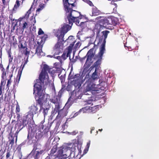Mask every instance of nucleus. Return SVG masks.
I'll list each match as a JSON object with an SVG mask.
<instances>
[{
    "mask_svg": "<svg viewBox=\"0 0 159 159\" xmlns=\"http://www.w3.org/2000/svg\"><path fill=\"white\" fill-rule=\"evenodd\" d=\"M52 73V69L49 68L47 65H43L42 70L39 75V79L36 80V82L34 85V94L37 97H38V100L39 104H44L46 106L47 105L50 100V96L48 94L42 93V89L44 83L47 84L49 83V77L47 72Z\"/></svg>",
    "mask_w": 159,
    "mask_h": 159,
    "instance_id": "1",
    "label": "nucleus"
},
{
    "mask_svg": "<svg viewBox=\"0 0 159 159\" xmlns=\"http://www.w3.org/2000/svg\"><path fill=\"white\" fill-rule=\"evenodd\" d=\"M82 142L81 136H78L77 140H74L71 143H67L60 147L57 151L56 157L59 159L72 158L74 156L73 152H75L78 149V144H81Z\"/></svg>",
    "mask_w": 159,
    "mask_h": 159,
    "instance_id": "2",
    "label": "nucleus"
},
{
    "mask_svg": "<svg viewBox=\"0 0 159 159\" xmlns=\"http://www.w3.org/2000/svg\"><path fill=\"white\" fill-rule=\"evenodd\" d=\"M109 31L108 30H105L102 31V36L99 39L98 44L101 43L102 41L101 47L100 49V51L98 53V55H95L94 57L93 58L94 60H97L94 63L93 66L90 67V72L94 69L98 70V66L101 64V60L102 59V57L105 51V44L106 43V39L107 37L108 34L109 33Z\"/></svg>",
    "mask_w": 159,
    "mask_h": 159,
    "instance_id": "3",
    "label": "nucleus"
},
{
    "mask_svg": "<svg viewBox=\"0 0 159 159\" xmlns=\"http://www.w3.org/2000/svg\"><path fill=\"white\" fill-rule=\"evenodd\" d=\"M86 59V62L83 66V70L82 75H86L84 80L86 82L84 84V93L85 95H89V50L86 55L81 59V61H82Z\"/></svg>",
    "mask_w": 159,
    "mask_h": 159,
    "instance_id": "4",
    "label": "nucleus"
},
{
    "mask_svg": "<svg viewBox=\"0 0 159 159\" xmlns=\"http://www.w3.org/2000/svg\"><path fill=\"white\" fill-rule=\"evenodd\" d=\"M72 8H69L65 10L69 24L72 25L73 22H75L77 25L84 27L83 25L87 21H81L80 24L79 20L81 19V17L79 16L80 15V13L77 11L72 10Z\"/></svg>",
    "mask_w": 159,
    "mask_h": 159,
    "instance_id": "5",
    "label": "nucleus"
},
{
    "mask_svg": "<svg viewBox=\"0 0 159 159\" xmlns=\"http://www.w3.org/2000/svg\"><path fill=\"white\" fill-rule=\"evenodd\" d=\"M47 2L46 0H34L30 8L25 14L24 18H28L30 14L31 13V11L33 10L37 6H38L36 10V13H39V12L44 8L45 3Z\"/></svg>",
    "mask_w": 159,
    "mask_h": 159,
    "instance_id": "6",
    "label": "nucleus"
},
{
    "mask_svg": "<svg viewBox=\"0 0 159 159\" xmlns=\"http://www.w3.org/2000/svg\"><path fill=\"white\" fill-rule=\"evenodd\" d=\"M90 92L93 96L90 97V101H93L99 99V96H102L104 94L103 90L98 88V85L94 84H91Z\"/></svg>",
    "mask_w": 159,
    "mask_h": 159,
    "instance_id": "7",
    "label": "nucleus"
},
{
    "mask_svg": "<svg viewBox=\"0 0 159 159\" xmlns=\"http://www.w3.org/2000/svg\"><path fill=\"white\" fill-rule=\"evenodd\" d=\"M70 25L64 24L62 25L61 28L58 30L56 35L59 40L61 39V41H64L63 37L65 34L71 29L72 25Z\"/></svg>",
    "mask_w": 159,
    "mask_h": 159,
    "instance_id": "8",
    "label": "nucleus"
},
{
    "mask_svg": "<svg viewBox=\"0 0 159 159\" xmlns=\"http://www.w3.org/2000/svg\"><path fill=\"white\" fill-rule=\"evenodd\" d=\"M68 79L70 80L71 84L73 85L76 89L79 88L81 85V79L79 74L74 75L71 74L70 72L68 76Z\"/></svg>",
    "mask_w": 159,
    "mask_h": 159,
    "instance_id": "9",
    "label": "nucleus"
},
{
    "mask_svg": "<svg viewBox=\"0 0 159 159\" xmlns=\"http://www.w3.org/2000/svg\"><path fill=\"white\" fill-rule=\"evenodd\" d=\"M72 96L73 94H72L71 96L68 99V102L65 105L64 107L60 111H59V109L58 110V111L57 112H58V115L57 116V117H63L66 116L68 113L67 109L68 108L67 106L69 101Z\"/></svg>",
    "mask_w": 159,
    "mask_h": 159,
    "instance_id": "10",
    "label": "nucleus"
},
{
    "mask_svg": "<svg viewBox=\"0 0 159 159\" xmlns=\"http://www.w3.org/2000/svg\"><path fill=\"white\" fill-rule=\"evenodd\" d=\"M61 39L59 40L58 39V42L55 45L54 48V50L55 52V55H58L60 52H61L63 48V44L62 43V42L64 41H61Z\"/></svg>",
    "mask_w": 159,
    "mask_h": 159,
    "instance_id": "11",
    "label": "nucleus"
},
{
    "mask_svg": "<svg viewBox=\"0 0 159 159\" xmlns=\"http://www.w3.org/2000/svg\"><path fill=\"white\" fill-rule=\"evenodd\" d=\"M27 124L26 121L25 120H24L23 119L20 120L18 119L17 121V123L15 125V127L16 128H17L16 133H18Z\"/></svg>",
    "mask_w": 159,
    "mask_h": 159,
    "instance_id": "12",
    "label": "nucleus"
},
{
    "mask_svg": "<svg viewBox=\"0 0 159 159\" xmlns=\"http://www.w3.org/2000/svg\"><path fill=\"white\" fill-rule=\"evenodd\" d=\"M49 0H46L48 2ZM65 10L72 8L76 5L75 0H63Z\"/></svg>",
    "mask_w": 159,
    "mask_h": 159,
    "instance_id": "13",
    "label": "nucleus"
},
{
    "mask_svg": "<svg viewBox=\"0 0 159 159\" xmlns=\"http://www.w3.org/2000/svg\"><path fill=\"white\" fill-rule=\"evenodd\" d=\"M49 101L56 104L54 110L52 111V113L56 114L58 111V110L60 108V106L58 104L59 101L58 98H54V99H50Z\"/></svg>",
    "mask_w": 159,
    "mask_h": 159,
    "instance_id": "14",
    "label": "nucleus"
},
{
    "mask_svg": "<svg viewBox=\"0 0 159 159\" xmlns=\"http://www.w3.org/2000/svg\"><path fill=\"white\" fill-rule=\"evenodd\" d=\"M99 23L101 26L105 27H106L107 25L114 24L113 20L111 18L102 19L100 20Z\"/></svg>",
    "mask_w": 159,
    "mask_h": 159,
    "instance_id": "15",
    "label": "nucleus"
},
{
    "mask_svg": "<svg viewBox=\"0 0 159 159\" xmlns=\"http://www.w3.org/2000/svg\"><path fill=\"white\" fill-rule=\"evenodd\" d=\"M92 45L93 47L90 49V61H91L93 58L95 57V52L98 48V46L93 43H90V46Z\"/></svg>",
    "mask_w": 159,
    "mask_h": 159,
    "instance_id": "16",
    "label": "nucleus"
},
{
    "mask_svg": "<svg viewBox=\"0 0 159 159\" xmlns=\"http://www.w3.org/2000/svg\"><path fill=\"white\" fill-rule=\"evenodd\" d=\"M29 111L28 112L29 113H30L33 116L34 114H36L38 111V107L37 103L31 105L29 108Z\"/></svg>",
    "mask_w": 159,
    "mask_h": 159,
    "instance_id": "17",
    "label": "nucleus"
},
{
    "mask_svg": "<svg viewBox=\"0 0 159 159\" xmlns=\"http://www.w3.org/2000/svg\"><path fill=\"white\" fill-rule=\"evenodd\" d=\"M97 71V70L96 69H95L94 72L93 73L91 77H90V85H91V82H93L99 78L100 75L98 74Z\"/></svg>",
    "mask_w": 159,
    "mask_h": 159,
    "instance_id": "18",
    "label": "nucleus"
},
{
    "mask_svg": "<svg viewBox=\"0 0 159 159\" xmlns=\"http://www.w3.org/2000/svg\"><path fill=\"white\" fill-rule=\"evenodd\" d=\"M91 14H90V16H97L100 14L101 13L96 7H93L91 8Z\"/></svg>",
    "mask_w": 159,
    "mask_h": 159,
    "instance_id": "19",
    "label": "nucleus"
},
{
    "mask_svg": "<svg viewBox=\"0 0 159 159\" xmlns=\"http://www.w3.org/2000/svg\"><path fill=\"white\" fill-rule=\"evenodd\" d=\"M55 55H54L53 56L48 55V56L50 57H53L54 58L57 59L61 63H62L63 61L65 60L67 58L66 56V53H63L61 57L59 56L56 57Z\"/></svg>",
    "mask_w": 159,
    "mask_h": 159,
    "instance_id": "20",
    "label": "nucleus"
},
{
    "mask_svg": "<svg viewBox=\"0 0 159 159\" xmlns=\"http://www.w3.org/2000/svg\"><path fill=\"white\" fill-rule=\"evenodd\" d=\"M46 106L47 107L45 108H43L42 107H40V109L39 110V111L40 112L42 111V112L43 114L44 117H45L48 115V111L50 107V106L48 102V105H46Z\"/></svg>",
    "mask_w": 159,
    "mask_h": 159,
    "instance_id": "21",
    "label": "nucleus"
},
{
    "mask_svg": "<svg viewBox=\"0 0 159 159\" xmlns=\"http://www.w3.org/2000/svg\"><path fill=\"white\" fill-rule=\"evenodd\" d=\"M42 46L39 45L37 48L35 53L39 57L44 55V53L42 51Z\"/></svg>",
    "mask_w": 159,
    "mask_h": 159,
    "instance_id": "22",
    "label": "nucleus"
},
{
    "mask_svg": "<svg viewBox=\"0 0 159 159\" xmlns=\"http://www.w3.org/2000/svg\"><path fill=\"white\" fill-rule=\"evenodd\" d=\"M42 46L39 45L37 48L35 53L39 57L44 55V53L42 51Z\"/></svg>",
    "mask_w": 159,
    "mask_h": 159,
    "instance_id": "23",
    "label": "nucleus"
},
{
    "mask_svg": "<svg viewBox=\"0 0 159 159\" xmlns=\"http://www.w3.org/2000/svg\"><path fill=\"white\" fill-rule=\"evenodd\" d=\"M33 116L30 113H29L28 112L27 114H26L22 117V119L24 120H25L26 121V123L28 124V121L29 120H31L33 119Z\"/></svg>",
    "mask_w": 159,
    "mask_h": 159,
    "instance_id": "24",
    "label": "nucleus"
},
{
    "mask_svg": "<svg viewBox=\"0 0 159 159\" xmlns=\"http://www.w3.org/2000/svg\"><path fill=\"white\" fill-rule=\"evenodd\" d=\"M6 73H4V72L2 74V80L1 81V86H0V95H1L2 94V87L3 85H4L5 84V80L6 79Z\"/></svg>",
    "mask_w": 159,
    "mask_h": 159,
    "instance_id": "25",
    "label": "nucleus"
},
{
    "mask_svg": "<svg viewBox=\"0 0 159 159\" xmlns=\"http://www.w3.org/2000/svg\"><path fill=\"white\" fill-rule=\"evenodd\" d=\"M65 42L66 41L68 43L70 44V46L71 44H72V47H73L74 43L75 42L74 37L72 36H70L67 39H66V40L64 41Z\"/></svg>",
    "mask_w": 159,
    "mask_h": 159,
    "instance_id": "26",
    "label": "nucleus"
},
{
    "mask_svg": "<svg viewBox=\"0 0 159 159\" xmlns=\"http://www.w3.org/2000/svg\"><path fill=\"white\" fill-rule=\"evenodd\" d=\"M72 48V44H71L70 46H69L67 48V51L66 52V57H70V54L71 52Z\"/></svg>",
    "mask_w": 159,
    "mask_h": 159,
    "instance_id": "27",
    "label": "nucleus"
},
{
    "mask_svg": "<svg viewBox=\"0 0 159 159\" xmlns=\"http://www.w3.org/2000/svg\"><path fill=\"white\" fill-rule=\"evenodd\" d=\"M80 110V111L84 113H88L89 111V106H87L83 107Z\"/></svg>",
    "mask_w": 159,
    "mask_h": 159,
    "instance_id": "28",
    "label": "nucleus"
},
{
    "mask_svg": "<svg viewBox=\"0 0 159 159\" xmlns=\"http://www.w3.org/2000/svg\"><path fill=\"white\" fill-rule=\"evenodd\" d=\"M98 133V131L97 130L94 129V127H92L91 129V130L90 131V133L93 134V135H96Z\"/></svg>",
    "mask_w": 159,
    "mask_h": 159,
    "instance_id": "29",
    "label": "nucleus"
},
{
    "mask_svg": "<svg viewBox=\"0 0 159 159\" xmlns=\"http://www.w3.org/2000/svg\"><path fill=\"white\" fill-rule=\"evenodd\" d=\"M20 5V3L19 1H17L16 2V4L14 5L13 8V10H16Z\"/></svg>",
    "mask_w": 159,
    "mask_h": 159,
    "instance_id": "30",
    "label": "nucleus"
},
{
    "mask_svg": "<svg viewBox=\"0 0 159 159\" xmlns=\"http://www.w3.org/2000/svg\"><path fill=\"white\" fill-rule=\"evenodd\" d=\"M57 150L56 147H53L51 149V154L52 155L54 153H55ZM52 156V155H51Z\"/></svg>",
    "mask_w": 159,
    "mask_h": 159,
    "instance_id": "31",
    "label": "nucleus"
},
{
    "mask_svg": "<svg viewBox=\"0 0 159 159\" xmlns=\"http://www.w3.org/2000/svg\"><path fill=\"white\" fill-rule=\"evenodd\" d=\"M27 28H28V24L26 22H25L23 25L22 29L24 30L25 29Z\"/></svg>",
    "mask_w": 159,
    "mask_h": 159,
    "instance_id": "32",
    "label": "nucleus"
},
{
    "mask_svg": "<svg viewBox=\"0 0 159 159\" xmlns=\"http://www.w3.org/2000/svg\"><path fill=\"white\" fill-rule=\"evenodd\" d=\"M30 54V51L28 50L27 48H26L25 51V54L26 56H27V58L28 57L29 55Z\"/></svg>",
    "mask_w": 159,
    "mask_h": 159,
    "instance_id": "33",
    "label": "nucleus"
},
{
    "mask_svg": "<svg viewBox=\"0 0 159 159\" xmlns=\"http://www.w3.org/2000/svg\"><path fill=\"white\" fill-rule=\"evenodd\" d=\"M78 133V131L76 130L72 132H69L68 134H71L72 135H75L76 134H77Z\"/></svg>",
    "mask_w": 159,
    "mask_h": 159,
    "instance_id": "34",
    "label": "nucleus"
},
{
    "mask_svg": "<svg viewBox=\"0 0 159 159\" xmlns=\"http://www.w3.org/2000/svg\"><path fill=\"white\" fill-rule=\"evenodd\" d=\"M81 43L80 42H77L75 45V48H79L81 45Z\"/></svg>",
    "mask_w": 159,
    "mask_h": 159,
    "instance_id": "35",
    "label": "nucleus"
},
{
    "mask_svg": "<svg viewBox=\"0 0 159 159\" xmlns=\"http://www.w3.org/2000/svg\"><path fill=\"white\" fill-rule=\"evenodd\" d=\"M134 55V56H138L139 55V53L138 51H134L133 52Z\"/></svg>",
    "mask_w": 159,
    "mask_h": 159,
    "instance_id": "36",
    "label": "nucleus"
},
{
    "mask_svg": "<svg viewBox=\"0 0 159 159\" xmlns=\"http://www.w3.org/2000/svg\"><path fill=\"white\" fill-rule=\"evenodd\" d=\"M0 67L1 68V69L2 71V73H3L4 72V73H6L5 72V69L4 68L3 66V65L2 64H1L0 63Z\"/></svg>",
    "mask_w": 159,
    "mask_h": 159,
    "instance_id": "37",
    "label": "nucleus"
},
{
    "mask_svg": "<svg viewBox=\"0 0 159 159\" xmlns=\"http://www.w3.org/2000/svg\"><path fill=\"white\" fill-rule=\"evenodd\" d=\"M38 33L39 35H40L42 34H44V32L43 31L41 28H39V30Z\"/></svg>",
    "mask_w": 159,
    "mask_h": 159,
    "instance_id": "38",
    "label": "nucleus"
},
{
    "mask_svg": "<svg viewBox=\"0 0 159 159\" xmlns=\"http://www.w3.org/2000/svg\"><path fill=\"white\" fill-rule=\"evenodd\" d=\"M116 1V0H112L111 1V4L112 5H114L116 7L117 6V4L116 3H115V2Z\"/></svg>",
    "mask_w": 159,
    "mask_h": 159,
    "instance_id": "39",
    "label": "nucleus"
},
{
    "mask_svg": "<svg viewBox=\"0 0 159 159\" xmlns=\"http://www.w3.org/2000/svg\"><path fill=\"white\" fill-rule=\"evenodd\" d=\"M87 146H88L87 147V148H85L84 151V154H86L88 151L89 147V146H88V143L87 144Z\"/></svg>",
    "mask_w": 159,
    "mask_h": 159,
    "instance_id": "40",
    "label": "nucleus"
},
{
    "mask_svg": "<svg viewBox=\"0 0 159 159\" xmlns=\"http://www.w3.org/2000/svg\"><path fill=\"white\" fill-rule=\"evenodd\" d=\"M20 111V108L19 106L18 105H17L16 107V112H19Z\"/></svg>",
    "mask_w": 159,
    "mask_h": 159,
    "instance_id": "41",
    "label": "nucleus"
},
{
    "mask_svg": "<svg viewBox=\"0 0 159 159\" xmlns=\"http://www.w3.org/2000/svg\"><path fill=\"white\" fill-rule=\"evenodd\" d=\"M3 154V152L1 150L0 151V159H2L3 158V156H2V155Z\"/></svg>",
    "mask_w": 159,
    "mask_h": 159,
    "instance_id": "42",
    "label": "nucleus"
},
{
    "mask_svg": "<svg viewBox=\"0 0 159 159\" xmlns=\"http://www.w3.org/2000/svg\"><path fill=\"white\" fill-rule=\"evenodd\" d=\"M11 78H10L8 80L7 84V87L9 86V85L11 84Z\"/></svg>",
    "mask_w": 159,
    "mask_h": 159,
    "instance_id": "43",
    "label": "nucleus"
},
{
    "mask_svg": "<svg viewBox=\"0 0 159 159\" xmlns=\"http://www.w3.org/2000/svg\"><path fill=\"white\" fill-rule=\"evenodd\" d=\"M81 112L80 111V110L77 112L75 113L72 117H75L78 115Z\"/></svg>",
    "mask_w": 159,
    "mask_h": 159,
    "instance_id": "44",
    "label": "nucleus"
},
{
    "mask_svg": "<svg viewBox=\"0 0 159 159\" xmlns=\"http://www.w3.org/2000/svg\"><path fill=\"white\" fill-rule=\"evenodd\" d=\"M39 152V151L37 152V153L35 155V157L36 158H39V156L40 155Z\"/></svg>",
    "mask_w": 159,
    "mask_h": 159,
    "instance_id": "45",
    "label": "nucleus"
},
{
    "mask_svg": "<svg viewBox=\"0 0 159 159\" xmlns=\"http://www.w3.org/2000/svg\"><path fill=\"white\" fill-rule=\"evenodd\" d=\"M18 156H19V159H21L22 157V154L20 152H18Z\"/></svg>",
    "mask_w": 159,
    "mask_h": 159,
    "instance_id": "46",
    "label": "nucleus"
},
{
    "mask_svg": "<svg viewBox=\"0 0 159 159\" xmlns=\"http://www.w3.org/2000/svg\"><path fill=\"white\" fill-rule=\"evenodd\" d=\"M101 17H96V18H95V19H93V20H90V21H95V20H95L96 19H98L99 18H100Z\"/></svg>",
    "mask_w": 159,
    "mask_h": 159,
    "instance_id": "47",
    "label": "nucleus"
},
{
    "mask_svg": "<svg viewBox=\"0 0 159 159\" xmlns=\"http://www.w3.org/2000/svg\"><path fill=\"white\" fill-rule=\"evenodd\" d=\"M10 156V154L9 152H8L7 153V154L6 155V157L7 158H8Z\"/></svg>",
    "mask_w": 159,
    "mask_h": 159,
    "instance_id": "48",
    "label": "nucleus"
},
{
    "mask_svg": "<svg viewBox=\"0 0 159 159\" xmlns=\"http://www.w3.org/2000/svg\"><path fill=\"white\" fill-rule=\"evenodd\" d=\"M21 75V72H18V76H19V80L20 79Z\"/></svg>",
    "mask_w": 159,
    "mask_h": 159,
    "instance_id": "49",
    "label": "nucleus"
},
{
    "mask_svg": "<svg viewBox=\"0 0 159 159\" xmlns=\"http://www.w3.org/2000/svg\"><path fill=\"white\" fill-rule=\"evenodd\" d=\"M44 152V150H41L39 152V154L40 155H41Z\"/></svg>",
    "mask_w": 159,
    "mask_h": 159,
    "instance_id": "50",
    "label": "nucleus"
},
{
    "mask_svg": "<svg viewBox=\"0 0 159 159\" xmlns=\"http://www.w3.org/2000/svg\"><path fill=\"white\" fill-rule=\"evenodd\" d=\"M60 75H59L58 76H59L60 78V79L61 81L62 82L63 81V77H62V75H61V76H60Z\"/></svg>",
    "mask_w": 159,
    "mask_h": 159,
    "instance_id": "51",
    "label": "nucleus"
},
{
    "mask_svg": "<svg viewBox=\"0 0 159 159\" xmlns=\"http://www.w3.org/2000/svg\"><path fill=\"white\" fill-rule=\"evenodd\" d=\"M90 6H91L92 8L93 7H94L93 6V3L91 1H90Z\"/></svg>",
    "mask_w": 159,
    "mask_h": 159,
    "instance_id": "52",
    "label": "nucleus"
},
{
    "mask_svg": "<svg viewBox=\"0 0 159 159\" xmlns=\"http://www.w3.org/2000/svg\"><path fill=\"white\" fill-rule=\"evenodd\" d=\"M84 2H87L88 3H89V1L87 0H83Z\"/></svg>",
    "mask_w": 159,
    "mask_h": 159,
    "instance_id": "53",
    "label": "nucleus"
},
{
    "mask_svg": "<svg viewBox=\"0 0 159 159\" xmlns=\"http://www.w3.org/2000/svg\"><path fill=\"white\" fill-rule=\"evenodd\" d=\"M21 47L22 48H26L25 47V46H24L22 44H21Z\"/></svg>",
    "mask_w": 159,
    "mask_h": 159,
    "instance_id": "54",
    "label": "nucleus"
},
{
    "mask_svg": "<svg viewBox=\"0 0 159 159\" xmlns=\"http://www.w3.org/2000/svg\"><path fill=\"white\" fill-rule=\"evenodd\" d=\"M99 32H100L99 31H98V30L97 32V36H98V34L99 33Z\"/></svg>",
    "mask_w": 159,
    "mask_h": 159,
    "instance_id": "55",
    "label": "nucleus"
},
{
    "mask_svg": "<svg viewBox=\"0 0 159 159\" xmlns=\"http://www.w3.org/2000/svg\"><path fill=\"white\" fill-rule=\"evenodd\" d=\"M2 3L3 4H5V0H2Z\"/></svg>",
    "mask_w": 159,
    "mask_h": 159,
    "instance_id": "56",
    "label": "nucleus"
},
{
    "mask_svg": "<svg viewBox=\"0 0 159 159\" xmlns=\"http://www.w3.org/2000/svg\"><path fill=\"white\" fill-rule=\"evenodd\" d=\"M102 130V129H98V131H101Z\"/></svg>",
    "mask_w": 159,
    "mask_h": 159,
    "instance_id": "57",
    "label": "nucleus"
},
{
    "mask_svg": "<svg viewBox=\"0 0 159 159\" xmlns=\"http://www.w3.org/2000/svg\"><path fill=\"white\" fill-rule=\"evenodd\" d=\"M34 23H35L36 21V20H35V19H34Z\"/></svg>",
    "mask_w": 159,
    "mask_h": 159,
    "instance_id": "58",
    "label": "nucleus"
},
{
    "mask_svg": "<svg viewBox=\"0 0 159 159\" xmlns=\"http://www.w3.org/2000/svg\"><path fill=\"white\" fill-rule=\"evenodd\" d=\"M128 48L129 49L130 48L129 47H128Z\"/></svg>",
    "mask_w": 159,
    "mask_h": 159,
    "instance_id": "59",
    "label": "nucleus"
},
{
    "mask_svg": "<svg viewBox=\"0 0 159 159\" xmlns=\"http://www.w3.org/2000/svg\"><path fill=\"white\" fill-rule=\"evenodd\" d=\"M93 107H91V109L90 110H92V109Z\"/></svg>",
    "mask_w": 159,
    "mask_h": 159,
    "instance_id": "60",
    "label": "nucleus"
},
{
    "mask_svg": "<svg viewBox=\"0 0 159 159\" xmlns=\"http://www.w3.org/2000/svg\"><path fill=\"white\" fill-rule=\"evenodd\" d=\"M33 28H36V27H34V24L33 25Z\"/></svg>",
    "mask_w": 159,
    "mask_h": 159,
    "instance_id": "61",
    "label": "nucleus"
},
{
    "mask_svg": "<svg viewBox=\"0 0 159 159\" xmlns=\"http://www.w3.org/2000/svg\"><path fill=\"white\" fill-rule=\"evenodd\" d=\"M33 28H36V27H34V24L33 25Z\"/></svg>",
    "mask_w": 159,
    "mask_h": 159,
    "instance_id": "62",
    "label": "nucleus"
},
{
    "mask_svg": "<svg viewBox=\"0 0 159 159\" xmlns=\"http://www.w3.org/2000/svg\"><path fill=\"white\" fill-rule=\"evenodd\" d=\"M14 141L13 140H11V142H13Z\"/></svg>",
    "mask_w": 159,
    "mask_h": 159,
    "instance_id": "63",
    "label": "nucleus"
},
{
    "mask_svg": "<svg viewBox=\"0 0 159 159\" xmlns=\"http://www.w3.org/2000/svg\"><path fill=\"white\" fill-rule=\"evenodd\" d=\"M116 23H117L115 22L114 24L116 25Z\"/></svg>",
    "mask_w": 159,
    "mask_h": 159,
    "instance_id": "64",
    "label": "nucleus"
}]
</instances>
